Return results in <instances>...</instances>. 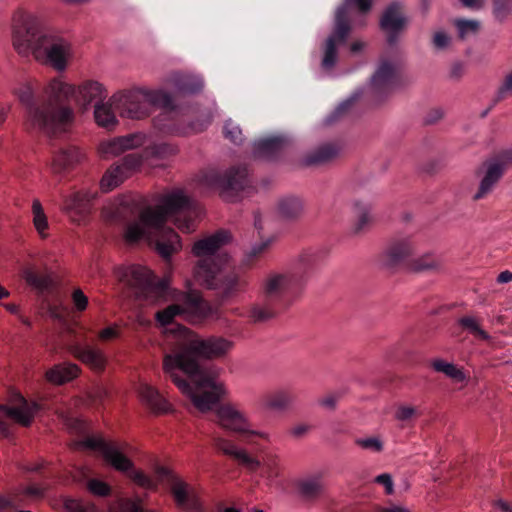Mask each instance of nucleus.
Segmentation results:
<instances>
[{
	"label": "nucleus",
	"instance_id": "nucleus-18",
	"mask_svg": "<svg viewBox=\"0 0 512 512\" xmlns=\"http://www.w3.org/2000/svg\"><path fill=\"white\" fill-rule=\"evenodd\" d=\"M416 251V245L408 236L392 238L380 256L382 266L393 269L401 265L408 266Z\"/></svg>",
	"mask_w": 512,
	"mask_h": 512
},
{
	"label": "nucleus",
	"instance_id": "nucleus-56",
	"mask_svg": "<svg viewBox=\"0 0 512 512\" xmlns=\"http://www.w3.org/2000/svg\"><path fill=\"white\" fill-rule=\"evenodd\" d=\"M65 425L67 428L75 433L83 434L86 431V424L83 420L72 418V417H66L65 418Z\"/></svg>",
	"mask_w": 512,
	"mask_h": 512
},
{
	"label": "nucleus",
	"instance_id": "nucleus-9",
	"mask_svg": "<svg viewBox=\"0 0 512 512\" xmlns=\"http://www.w3.org/2000/svg\"><path fill=\"white\" fill-rule=\"evenodd\" d=\"M302 276L290 269L268 272L260 283V293L270 302L290 304L303 291Z\"/></svg>",
	"mask_w": 512,
	"mask_h": 512
},
{
	"label": "nucleus",
	"instance_id": "nucleus-15",
	"mask_svg": "<svg viewBox=\"0 0 512 512\" xmlns=\"http://www.w3.org/2000/svg\"><path fill=\"white\" fill-rule=\"evenodd\" d=\"M155 472L158 480L169 486L177 506L192 512L200 509L199 500L193 489L172 470L159 466Z\"/></svg>",
	"mask_w": 512,
	"mask_h": 512
},
{
	"label": "nucleus",
	"instance_id": "nucleus-46",
	"mask_svg": "<svg viewBox=\"0 0 512 512\" xmlns=\"http://www.w3.org/2000/svg\"><path fill=\"white\" fill-rule=\"evenodd\" d=\"M294 399L290 392L278 391L268 398L267 406L271 409L282 410L289 407Z\"/></svg>",
	"mask_w": 512,
	"mask_h": 512
},
{
	"label": "nucleus",
	"instance_id": "nucleus-4",
	"mask_svg": "<svg viewBox=\"0 0 512 512\" xmlns=\"http://www.w3.org/2000/svg\"><path fill=\"white\" fill-rule=\"evenodd\" d=\"M115 109L121 117L130 119H142L151 113V107H159L165 111L160 113L154 120L155 126L164 133L188 134L203 131L208 122L191 124L189 128L179 130L174 126L164 123L174 110V103L171 94L162 89L137 88L129 91L119 92L112 96Z\"/></svg>",
	"mask_w": 512,
	"mask_h": 512
},
{
	"label": "nucleus",
	"instance_id": "nucleus-53",
	"mask_svg": "<svg viewBox=\"0 0 512 512\" xmlns=\"http://www.w3.org/2000/svg\"><path fill=\"white\" fill-rule=\"evenodd\" d=\"M45 490H46L45 487L32 484V485H28V486L19 488V494H23L32 499H39L44 496Z\"/></svg>",
	"mask_w": 512,
	"mask_h": 512
},
{
	"label": "nucleus",
	"instance_id": "nucleus-34",
	"mask_svg": "<svg viewBox=\"0 0 512 512\" xmlns=\"http://www.w3.org/2000/svg\"><path fill=\"white\" fill-rule=\"evenodd\" d=\"M276 302H270L268 299L262 297V299L251 305L248 317L253 323H263L271 320L277 313Z\"/></svg>",
	"mask_w": 512,
	"mask_h": 512
},
{
	"label": "nucleus",
	"instance_id": "nucleus-5",
	"mask_svg": "<svg viewBox=\"0 0 512 512\" xmlns=\"http://www.w3.org/2000/svg\"><path fill=\"white\" fill-rule=\"evenodd\" d=\"M15 94L25 106V125L28 129L51 136L66 131L73 123L71 107L54 105L51 101H44L43 97L35 98V88L31 83L22 84Z\"/></svg>",
	"mask_w": 512,
	"mask_h": 512
},
{
	"label": "nucleus",
	"instance_id": "nucleus-2",
	"mask_svg": "<svg viewBox=\"0 0 512 512\" xmlns=\"http://www.w3.org/2000/svg\"><path fill=\"white\" fill-rule=\"evenodd\" d=\"M198 214L196 203L183 190L176 189L164 195L156 207L140 209L136 199L127 197L112 209L107 218L125 223L124 240L134 244L145 238L154 241L157 252L165 259L181 249L179 235L166 227L168 217H172L178 229L185 233L195 230Z\"/></svg>",
	"mask_w": 512,
	"mask_h": 512
},
{
	"label": "nucleus",
	"instance_id": "nucleus-10",
	"mask_svg": "<svg viewBox=\"0 0 512 512\" xmlns=\"http://www.w3.org/2000/svg\"><path fill=\"white\" fill-rule=\"evenodd\" d=\"M246 166L238 165L227 169L224 173L211 168L204 171L200 184L209 189H216L220 196L228 202L238 200L239 194L249 186Z\"/></svg>",
	"mask_w": 512,
	"mask_h": 512
},
{
	"label": "nucleus",
	"instance_id": "nucleus-60",
	"mask_svg": "<svg viewBox=\"0 0 512 512\" xmlns=\"http://www.w3.org/2000/svg\"><path fill=\"white\" fill-rule=\"evenodd\" d=\"M338 399H339V396H337L335 394H329L320 400V405L327 409L332 410L335 408Z\"/></svg>",
	"mask_w": 512,
	"mask_h": 512
},
{
	"label": "nucleus",
	"instance_id": "nucleus-50",
	"mask_svg": "<svg viewBox=\"0 0 512 512\" xmlns=\"http://www.w3.org/2000/svg\"><path fill=\"white\" fill-rule=\"evenodd\" d=\"M225 138L229 139L234 144H241L243 141L242 130L231 120L226 121L224 125Z\"/></svg>",
	"mask_w": 512,
	"mask_h": 512
},
{
	"label": "nucleus",
	"instance_id": "nucleus-59",
	"mask_svg": "<svg viewBox=\"0 0 512 512\" xmlns=\"http://www.w3.org/2000/svg\"><path fill=\"white\" fill-rule=\"evenodd\" d=\"M175 151H176L175 147H173L169 144H166V143H161V144H157L154 146V153L159 156L173 154V153H175Z\"/></svg>",
	"mask_w": 512,
	"mask_h": 512
},
{
	"label": "nucleus",
	"instance_id": "nucleus-44",
	"mask_svg": "<svg viewBox=\"0 0 512 512\" xmlns=\"http://www.w3.org/2000/svg\"><path fill=\"white\" fill-rule=\"evenodd\" d=\"M299 492L306 499H313L323 491V485L318 479H306L299 482Z\"/></svg>",
	"mask_w": 512,
	"mask_h": 512
},
{
	"label": "nucleus",
	"instance_id": "nucleus-28",
	"mask_svg": "<svg viewBox=\"0 0 512 512\" xmlns=\"http://www.w3.org/2000/svg\"><path fill=\"white\" fill-rule=\"evenodd\" d=\"M85 154L76 146H69L60 149L53 157L52 170L54 173H61L80 163Z\"/></svg>",
	"mask_w": 512,
	"mask_h": 512
},
{
	"label": "nucleus",
	"instance_id": "nucleus-45",
	"mask_svg": "<svg viewBox=\"0 0 512 512\" xmlns=\"http://www.w3.org/2000/svg\"><path fill=\"white\" fill-rule=\"evenodd\" d=\"M178 90L185 94H196L203 88V82L199 78L182 76L176 79Z\"/></svg>",
	"mask_w": 512,
	"mask_h": 512
},
{
	"label": "nucleus",
	"instance_id": "nucleus-13",
	"mask_svg": "<svg viewBox=\"0 0 512 512\" xmlns=\"http://www.w3.org/2000/svg\"><path fill=\"white\" fill-rule=\"evenodd\" d=\"M40 408L38 403L29 402L20 394L16 395L9 404H0V437L7 439L11 437L12 432L8 421L29 427Z\"/></svg>",
	"mask_w": 512,
	"mask_h": 512
},
{
	"label": "nucleus",
	"instance_id": "nucleus-38",
	"mask_svg": "<svg viewBox=\"0 0 512 512\" xmlns=\"http://www.w3.org/2000/svg\"><path fill=\"white\" fill-rule=\"evenodd\" d=\"M432 368L436 372L443 373L450 379L463 382L466 379V375L462 369L458 368L455 364L446 362L443 359H435L431 362Z\"/></svg>",
	"mask_w": 512,
	"mask_h": 512
},
{
	"label": "nucleus",
	"instance_id": "nucleus-21",
	"mask_svg": "<svg viewBox=\"0 0 512 512\" xmlns=\"http://www.w3.org/2000/svg\"><path fill=\"white\" fill-rule=\"evenodd\" d=\"M96 196L97 192L88 189L76 191L64 198L62 209L72 222L84 224L91 214L92 202Z\"/></svg>",
	"mask_w": 512,
	"mask_h": 512
},
{
	"label": "nucleus",
	"instance_id": "nucleus-31",
	"mask_svg": "<svg viewBox=\"0 0 512 512\" xmlns=\"http://www.w3.org/2000/svg\"><path fill=\"white\" fill-rule=\"evenodd\" d=\"M44 101H51L54 105L65 106L63 101L74 97L75 87L60 79H53L45 89Z\"/></svg>",
	"mask_w": 512,
	"mask_h": 512
},
{
	"label": "nucleus",
	"instance_id": "nucleus-19",
	"mask_svg": "<svg viewBox=\"0 0 512 512\" xmlns=\"http://www.w3.org/2000/svg\"><path fill=\"white\" fill-rule=\"evenodd\" d=\"M505 172V163L498 159L484 161L476 170L480 179L478 188L473 194V201L487 198L495 189Z\"/></svg>",
	"mask_w": 512,
	"mask_h": 512
},
{
	"label": "nucleus",
	"instance_id": "nucleus-17",
	"mask_svg": "<svg viewBox=\"0 0 512 512\" xmlns=\"http://www.w3.org/2000/svg\"><path fill=\"white\" fill-rule=\"evenodd\" d=\"M408 24L409 18L404 12L403 4L399 1H393L388 4L379 20L380 29L385 33L386 41L390 46L398 42Z\"/></svg>",
	"mask_w": 512,
	"mask_h": 512
},
{
	"label": "nucleus",
	"instance_id": "nucleus-1",
	"mask_svg": "<svg viewBox=\"0 0 512 512\" xmlns=\"http://www.w3.org/2000/svg\"><path fill=\"white\" fill-rule=\"evenodd\" d=\"M173 340L170 352L163 357V371L190 398L194 407L202 413L213 409L226 394L222 382L202 366L199 358L216 359L224 357L234 343L220 336L201 339L185 326L177 324L169 330Z\"/></svg>",
	"mask_w": 512,
	"mask_h": 512
},
{
	"label": "nucleus",
	"instance_id": "nucleus-30",
	"mask_svg": "<svg viewBox=\"0 0 512 512\" xmlns=\"http://www.w3.org/2000/svg\"><path fill=\"white\" fill-rule=\"evenodd\" d=\"M339 152L340 148L336 144L324 143L308 152L303 158V163L306 166L324 165L334 160Z\"/></svg>",
	"mask_w": 512,
	"mask_h": 512
},
{
	"label": "nucleus",
	"instance_id": "nucleus-43",
	"mask_svg": "<svg viewBox=\"0 0 512 512\" xmlns=\"http://www.w3.org/2000/svg\"><path fill=\"white\" fill-rule=\"evenodd\" d=\"M458 323L464 330L468 331L474 337L485 341L490 339V335L480 327L477 318L473 316H464L458 320Z\"/></svg>",
	"mask_w": 512,
	"mask_h": 512
},
{
	"label": "nucleus",
	"instance_id": "nucleus-36",
	"mask_svg": "<svg viewBox=\"0 0 512 512\" xmlns=\"http://www.w3.org/2000/svg\"><path fill=\"white\" fill-rule=\"evenodd\" d=\"M115 112L114 103L112 102V97L109 99L107 103H97L94 106V118L96 123L108 130L114 128L117 124V119Z\"/></svg>",
	"mask_w": 512,
	"mask_h": 512
},
{
	"label": "nucleus",
	"instance_id": "nucleus-64",
	"mask_svg": "<svg viewBox=\"0 0 512 512\" xmlns=\"http://www.w3.org/2000/svg\"><path fill=\"white\" fill-rule=\"evenodd\" d=\"M493 512H511V507L507 502L498 500L494 503Z\"/></svg>",
	"mask_w": 512,
	"mask_h": 512
},
{
	"label": "nucleus",
	"instance_id": "nucleus-14",
	"mask_svg": "<svg viewBox=\"0 0 512 512\" xmlns=\"http://www.w3.org/2000/svg\"><path fill=\"white\" fill-rule=\"evenodd\" d=\"M215 422L224 430L243 437L258 436L268 439V434L252 428L249 416L235 403H223L215 409Z\"/></svg>",
	"mask_w": 512,
	"mask_h": 512
},
{
	"label": "nucleus",
	"instance_id": "nucleus-40",
	"mask_svg": "<svg viewBox=\"0 0 512 512\" xmlns=\"http://www.w3.org/2000/svg\"><path fill=\"white\" fill-rule=\"evenodd\" d=\"M353 211L356 221L352 226V231L354 234H359L364 231L370 223V207L368 204L357 201L353 204Z\"/></svg>",
	"mask_w": 512,
	"mask_h": 512
},
{
	"label": "nucleus",
	"instance_id": "nucleus-26",
	"mask_svg": "<svg viewBox=\"0 0 512 512\" xmlns=\"http://www.w3.org/2000/svg\"><path fill=\"white\" fill-rule=\"evenodd\" d=\"M74 98L81 107L87 108L93 102L101 103L106 98V90L101 83L88 80L75 89Z\"/></svg>",
	"mask_w": 512,
	"mask_h": 512
},
{
	"label": "nucleus",
	"instance_id": "nucleus-8",
	"mask_svg": "<svg viewBox=\"0 0 512 512\" xmlns=\"http://www.w3.org/2000/svg\"><path fill=\"white\" fill-rule=\"evenodd\" d=\"M348 5H355L361 12L366 13L372 7V0H345V4L337 9L333 30L322 45L321 67L323 70L330 71L336 66L338 61L337 48L345 44L351 32L347 12Z\"/></svg>",
	"mask_w": 512,
	"mask_h": 512
},
{
	"label": "nucleus",
	"instance_id": "nucleus-32",
	"mask_svg": "<svg viewBox=\"0 0 512 512\" xmlns=\"http://www.w3.org/2000/svg\"><path fill=\"white\" fill-rule=\"evenodd\" d=\"M139 394L142 402L154 413H166L171 408L170 403L160 394V392L148 384H143L140 387Z\"/></svg>",
	"mask_w": 512,
	"mask_h": 512
},
{
	"label": "nucleus",
	"instance_id": "nucleus-23",
	"mask_svg": "<svg viewBox=\"0 0 512 512\" xmlns=\"http://www.w3.org/2000/svg\"><path fill=\"white\" fill-rule=\"evenodd\" d=\"M144 142V136L141 134H129L104 141L99 146L101 155L105 158L115 157L127 150L140 147Z\"/></svg>",
	"mask_w": 512,
	"mask_h": 512
},
{
	"label": "nucleus",
	"instance_id": "nucleus-52",
	"mask_svg": "<svg viewBox=\"0 0 512 512\" xmlns=\"http://www.w3.org/2000/svg\"><path fill=\"white\" fill-rule=\"evenodd\" d=\"M451 44V37L444 31H437L432 37V45L436 50H445Z\"/></svg>",
	"mask_w": 512,
	"mask_h": 512
},
{
	"label": "nucleus",
	"instance_id": "nucleus-37",
	"mask_svg": "<svg viewBox=\"0 0 512 512\" xmlns=\"http://www.w3.org/2000/svg\"><path fill=\"white\" fill-rule=\"evenodd\" d=\"M23 276L28 285L40 292L49 290L53 284L52 278L48 274H40L31 267L23 271Z\"/></svg>",
	"mask_w": 512,
	"mask_h": 512
},
{
	"label": "nucleus",
	"instance_id": "nucleus-33",
	"mask_svg": "<svg viewBox=\"0 0 512 512\" xmlns=\"http://www.w3.org/2000/svg\"><path fill=\"white\" fill-rule=\"evenodd\" d=\"M304 205L300 198L296 196L282 197L277 204V213L284 220L293 221L298 219L303 213Z\"/></svg>",
	"mask_w": 512,
	"mask_h": 512
},
{
	"label": "nucleus",
	"instance_id": "nucleus-54",
	"mask_svg": "<svg viewBox=\"0 0 512 512\" xmlns=\"http://www.w3.org/2000/svg\"><path fill=\"white\" fill-rule=\"evenodd\" d=\"M512 95V71L506 74L497 91V100H503L507 96Z\"/></svg>",
	"mask_w": 512,
	"mask_h": 512
},
{
	"label": "nucleus",
	"instance_id": "nucleus-6",
	"mask_svg": "<svg viewBox=\"0 0 512 512\" xmlns=\"http://www.w3.org/2000/svg\"><path fill=\"white\" fill-rule=\"evenodd\" d=\"M71 447L75 450L91 449L100 451L106 462L121 472H128L129 477L137 485L154 490L156 482L142 471L133 469V462L122 453V447L115 442L105 441L101 437H87L84 440L74 441Z\"/></svg>",
	"mask_w": 512,
	"mask_h": 512
},
{
	"label": "nucleus",
	"instance_id": "nucleus-7",
	"mask_svg": "<svg viewBox=\"0 0 512 512\" xmlns=\"http://www.w3.org/2000/svg\"><path fill=\"white\" fill-rule=\"evenodd\" d=\"M118 277L126 282L134 292L136 299L148 304H157L167 300L169 287L166 280H156L146 267L132 265L120 268Z\"/></svg>",
	"mask_w": 512,
	"mask_h": 512
},
{
	"label": "nucleus",
	"instance_id": "nucleus-3",
	"mask_svg": "<svg viewBox=\"0 0 512 512\" xmlns=\"http://www.w3.org/2000/svg\"><path fill=\"white\" fill-rule=\"evenodd\" d=\"M12 43L18 54H31L38 62L50 65L57 71L66 69L73 54L68 40L43 30L36 16L23 11L15 13L13 17Z\"/></svg>",
	"mask_w": 512,
	"mask_h": 512
},
{
	"label": "nucleus",
	"instance_id": "nucleus-48",
	"mask_svg": "<svg viewBox=\"0 0 512 512\" xmlns=\"http://www.w3.org/2000/svg\"><path fill=\"white\" fill-rule=\"evenodd\" d=\"M65 512H95V507L81 500L66 498L63 502Z\"/></svg>",
	"mask_w": 512,
	"mask_h": 512
},
{
	"label": "nucleus",
	"instance_id": "nucleus-11",
	"mask_svg": "<svg viewBox=\"0 0 512 512\" xmlns=\"http://www.w3.org/2000/svg\"><path fill=\"white\" fill-rule=\"evenodd\" d=\"M173 299L176 303L157 311L155 314V319L161 326L172 324L175 317L179 315L202 320L214 314L213 307L197 291L179 292Z\"/></svg>",
	"mask_w": 512,
	"mask_h": 512
},
{
	"label": "nucleus",
	"instance_id": "nucleus-62",
	"mask_svg": "<svg viewBox=\"0 0 512 512\" xmlns=\"http://www.w3.org/2000/svg\"><path fill=\"white\" fill-rule=\"evenodd\" d=\"M464 65L460 62L454 63L451 67L450 78L459 80L464 74Z\"/></svg>",
	"mask_w": 512,
	"mask_h": 512
},
{
	"label": "nucleus",
	"instance_id": "nucleus-35",
	"mask_svg": "<svg viewBox=\"0 0 512 512\" xmlns=\"http://www.w3.org/2000/svg\"><path fill=\"white\" fill-rule=\"evenodd\" d=\"M79 372L80 368L76 364H58L46 372V378L53 384L61 385L76 378Z\"/></svg>",
	"mask_w": 512,
	"mask_h": 512
},
{
	"label": "nucleus",
	"instance_id": "nucleus-63",
	"mask_svg": "<svg viewBox=\"0 0 512 512\" xmlns=\"http://www.w3.org/2000/svg\"><path fill=\"white\" fill-rule=\"evenodd\" d=\"M270 244V240H267V241H264V242H261L259 244H255L254 246H252V248L250 249V252H249V255L250 256H259L264 250L267 249V247L269 246Z\"/></svg>",
	"mask_w": 512,
	"mask_h": 512
},
{
	"label": "nucleus",
	"instance_id": "nucleus-24",
	"mask_svg": "<svg viewBox=\"0 0 512 512\" xmlns=\"http://www.w3.org/2000/svg\"><path fill=\"white\" fill-rule=\"evenodd\" d=\"M213 444L216 449L238 460L240 464L252 472L256 471L261 465L259 460L250 456L244 449H239L232 440L216 435L213 437Z\"/></svg>",
	"mask_w": 512,
	"mask_h": 512
},
{
	"label": "nucleus",
	"instance_id": "nucleus-51",
	"mask_svg": "<svg viewBox=\"0 0 512 512\" xmlns=\"http://www.w3.org/2000/svg\"><path fill=\"white\" fill-rule=\"evenodd\" d=\"M87 488L90 493L95 496L105 497L111 492L110 486L99 479H91L88 481Z\"/></svg>",
	"mask_w": 512,
	"mask_h": 512
},
{
	"label": "nucleus",
	"instance_id": "nucleus-25",
	"mask_svg": "<svg viewBox=\"0 0 512 512\" xmlns=\"http://www.w3.org/2000/svg\"><path fill=\"white\" fill-rule=\"evenodd\" d=\"M71 353L96 372H102L106 367L107 358L100 348L92 345L74 344L71 347Z\"/></svg>",
	"mask_w": 512,
	"mask_h": 512
},
{
	"label": "nucleus",
	"instance_id": "nucleus-47",
	"mask_svg": "<svg viewBox=\"0 0 512 512\" xmlns=\"http://www.w3.org/2000/svg\"><path fill=\"white\" fill-rule=\"evenodd\" d=\"M355 444L364 450L379 453L383 450V442L378 436L357 438Z\"/></svg>",
	"mask_w": 512,
	"mask_h": 512
},
{
	"label": "nucleus",
	"instance_id": "nucleus-29",
	"mask_svg": "<svg viewBox=\"0 0 512 512\" xmlns=\"http://www.w3.org/2000/svg\"><path fill=\"white\" fill-rule=\"evenodd\" d=\"M286 141L281 136L259 139L253 143V155L257 158L271 160L284 148Z\"/></svg>",
	"mask_w": 512,
	"mask_h": 512
},
{
	"label": "nucleus",
	"instance_id": "nucleus-42",
	"mask_svg": "<svg viewBox=\"0 0 512 512\" xmlns=\"http://www.w3.org/2000/svg\"><path fill=\"white\" fill-rule=\"evenodd\" d=\"M453 24L461 40L477 35L481 27L480 21L474 19L457 18L453 21Z\"/></svg>",
	"mask_w": 512,
	"mask_h": 512
},
{
	"label": "nucleus",
	"instance_id": "nucleus-57",
	"mask_svg": "<svg viewBox=\"0 0 512 512\" xmlns=\"http://www.w3.org/2000/svg\"><path fill=\"white\" fill-rule=\"evenodd\" d=\"M416 414V409L411 406L400 405L395 411V418L398 421H408Z\"/></svg>",
	"mask_w": 512,
	"mask_h": 512
},
{
	"label": "nucleus",
	"instance_id": "nucleus-39",
	"mask_svg": "<svg viewBox=\"0 0 512 512\" xmlns=\"http://www.w3.org/2000/svg\"><path fill=\"white\" fill-rule=\"evenodd\" d=\"M440 260L432 255L426 254L418 258H413L409 261L407 268L413 272H424L430 270H436L440 267Z\"/></svg>",
	"mask_w": 512,
	"mask_h": 512
},
{
	"label": "nucleus",
	"instance_id": "nucleus-61",
	"mask_svg": "<svg viewBox=\"0 0 512 512\" xmlns=\"http://www.w3.org/2000/svg\"><path fill=\"white\" fill-rule=\"evenodd\" d=\"M117 335H118L117 330L111 326L101 330L98 333V337L102 341H109V340L117 337Z\"/></svg>",
	"mask_w": 512,
	"mask_h": 512
},
{
	"label": "nucleus",
	"instance_id": "nucleus-41",
	"mask_svg": "<svg viewBox=\"0 0 512 512\" xmlns=\"http://www.w3.org/2000/svg\"><path fill=\"white\" fill-rule=\"evenodd\" d=\"M33 225L41 238L48 236L47 230L49 228L47 216L44 213L41 202L34 199L32 203Z\"/></svg>",
	"mask_w": 512,
	"mask_h": 512
},
{
	"label": "nucleus",
	"instance_id": "nucleus-22",
	"mask_svg": "<svg viewBox=\"0 0 512 512\" xmlns=\"http://www.w3.org/2000/svg\"><path fill=\"white\" fill-rule=\"evenodd\" d=\"M230 234L225 230H219L216 233L196 241L192 248V253L199 257V260L207 259L209 266H219L216 262L217 251L228 243Z\"/></svg>",
	"mask_w": 512,
	"mask_h": 512
},
{
	"label": "nucleus",
	"instance_id": "nucleus-20",
	"mask_svg": "<svg viewBox=\"0 0 512 512\" xmlns=\"http://www.w3.org/2000/svg\"><path fill=\"white\" fill-rule=\"evenodd\" d=\"M142 156L138 153H130L124 156L118 164L110 167L100 181L103 192H109L120 185L132 172L142 164Z\"/></svg>",
	"mask_w": 512,
	"mask_h": 512
},
{
	"label": "nucleus",
	"instance_id": "nucleus-16",
	"mask_svg": "<svg viewBox=\"0 0 512 512\" xmlns=\"http://www.w3.org/2000/svg\"><path fill=\"white\" fill-rule=\"evenodd\" d=\"M400 86L398 70L395 63L381 59L377 69L370 78L369 87L373 97L382 101Z\"/></svg>",
	"mask_w": 512,
	"mask_h": 512
},
{
	"label": "nucleus",
	"instance_id": "nucleus-58",
	"mask_svg": "<svg viewBox=\"0 0 512 512\" xmlns=\"http://www.w3.org/2000/svg\"><path fill=\"white\" fill-rule=\"evenodd\" d=\"M375 481L385 487L387 494L390 495L393 493V482L390 474H380L375 478Z\"/></svg>",
	"mask_w": 512,
	"mask_h": 512
},
{
	"label": "nucleus",
	"instance_id": "nucleus-12",
	"mask_svg": "<svg viewBox=\"0 0 512 512\" xmlns=\"http://www.w3.org/2000/svg\"><path fill=\"white\" fill-rule=\"evenodd\" d=\"M194 278L202 286L218 291L223 299L234 296L242 285L234 272L224 273L219 266H209L207 259L199 260L194 269Z\"/></svg>",
	"mask_w": 512,
	"mask_h": 512
},
{
	"label": "nucleus",
	"instance_id": "nucleus-49",
	"mask_svg": "<svg viewBox=\"0 0 512 512\" xmlns=\"http://www.w3.org/2000/svg\"><path fill=\"white\" fill-rule=\"evenodd\" d=\"M493 14L499 21L505 20L512 12V0H492Z\"/></svg>",
	"mask_w": 512,
	"mask_h": 512
},
{
	"label": "nucleus",
	"instance_id": "nucleus-27",
	"mask_svg": "<svg viewBox=\"0 0 512 512\" xmlns=\"http://www.w3.org/2000/svg\"><path fill=\"white\" fill-rule=\"evenodd\" d=\"M321 252L318 249L304 250L299 254L294 266L290 268L292 273L302 276V285L305 287L311 272L320 263Z\"/></svg>",
	"mask_w": 512,
	"mask_h": 512
},
{
	"label": "nucleus",
	"instance_id": "nucleus-55",
	"mask_svg": "<svg viewBox=\"0 0 512 512\" xmlns=\"http://www.w3.org/2000/svg\"><path fill=\"white\" fill-rule=\"evenodd\" d=\"M72 300L75 308L78 311H84L88 306V298L83 291L79 288L75 289L72 293Z\"/></svg>",
	"mask_w": 512,
	"mask_h": 512
}]
</instances>
